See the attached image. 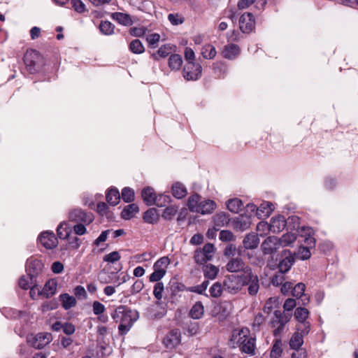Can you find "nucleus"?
I'll use <instances>...</instances> for the list:
<instances>
[{
	"label": "nucleus",
	"mask_w": 358,
	"mask_h": 358,
	"mask_svg": "<svg viewBox=\"0 0 358 358\" xmlns=\"http://www.w3.org/2000/svg\"><path fill=\"white\" fill-rule=\"evenodd\" d=\"M171 197L169 195L159 194L156 195V201L154 204L159 207L165 206L167 203L171 202Z\"/></svg>",
	"instance_id": "61"
},
{
	"label": "nucleus",
	"mask_w": 358,
	"mask_h": 358,
	"mask_svg": "<svg viewBox=\"0 0 358 358\" xmlns=\"http://www.w3.org/2000/svg\"><path fill=\"white\" fill-rule=\"evenodd\" d=\"M297 257L302 260L308 259L311 256L310 248L301 245L299 247L296 253Z\"/></svg>",
	"instance_id": "59"
},
{
	"label": "nucleus",
	"mask_w": 358,
	"mask_h": 358,
	"mask_svg": "<svg viewBox=\"0 0 358 358\" xmlns=\"http://www.w3.org/2000/svg\"><path fill=\"white\" fill-rule=\"evenodd\" d=\"M159 216L157 209L150 208L143 213V219L145 222L154 224L158 222Z\"/></svg>",
	"instance_id": "27"
},
{
	"label": "nucleus",
	"mask_w": 358,
	"mask_h": 358,
	"mask_svg": "<svg viewBox=\"0 0 358 358\" xmlns=\"http://www.w3.org/2000/svg\"><path fill=\"white\" fill-rule=\"evenodd\" d=\"M57 282L54 279L48 280L41 291H38V294L43 296L46 299L52 296L57 291Z\"/></svg>",
	"instance_id": "19"
},
{
	"label": "nucleus",
	"mask_w": 358,
	"mask_h": 358,
	"mask_svg": "<svg viewBox=\"0 0 358 358\" xmlns=\"http://www.w3.org/2000/svg\"><path fill=\"white\" fill-rule=\"evenodd\" d=\"M110 315L115 323H120L118 332L121 336H124L128 333L139 317L137 310H132L124 305L117 306L111 313Z\"/></svg>",
	"instance_id": "1"
},
{
	"label": "nucleus",
	"mask_w": 358,
	"mask_h": 358,
	"mask_svg": "<svg viewBox=\"0 0 358 358\" xmlns=\"http://www.w3.org/2000/svg\"><path fill=\"white\" fill-rule=\"evenodd\" d=\"M287 228H289L291 230H297L299 232H301V227H299V217L297 216H291L289 217L287 220Z\"/></svg>",
	"instance_id": "55"
},
{
	"label": "nucleus",
	"mask_w": 358,
	"mask_h": 358,
	"mask_svg": "<svg viewBox=\"0 0 358 358\" xmlns=\"http://www.w3.org/2000/svg\"><path fill=\"white\" fill-rule=\"evenodd\" d=\"M224 291L231 294H236L243 289L242 274L230 275L225 278L223 281Z\"/></svg>",
	"instance_id": "7"
},
{
	"label": "nucleus",
	"mask_w": 358,
	"mask_h": 358,
	"mask_svg": "<svg viewBox=\"0 0 358 358\" xmlns=\"http://www.w3.org/2000/svg\"><path fill=\"white\" fill-rule=\"evenodd\" d=\"M255 27V19L252 13H243L239 19V28L243 33L250 34Z\"/></svg>",
	"instance_id": "12"
},
{
	"label": "nucleus",
	"mask_w": 358,
	"mask_h": 358,
	"mask_svg": "<svg viewBox=\"0 0 358 358\" xmlns=\"http://www.w3.org/2000/svg\"><path fill=\"white\" fill-rule=\"evenodd\" d=\"M278 257L277 268L280 273H287L295 262L294 255L289 250H283Z\"/></svg>",
	"instance_id": "6"
},
{
	"label": "nucleus",
	"mask_w": 358,
	"mask_h": 358,
	"mask_svg": "<svg viewBox=\"0 0 358 358\" xmlns=\"http://www.w3.org/2000/svg\"><path fill=\"white\" fill-rule=\"evenodd\" d=\"M44 264L41 260L38 259H29L27 262L26 271L31 278L36 279L37 276L42 273Z\"/></svg>",
	"instance_id": "14"
},
{
	"label": "nucleus",
	"mask_w": 358,
	"mask_h": 358,
	"mask_svg": "<svg viewBox=\"0 0 358 358\" xmlns=\"http://www.w3.org/2000/svg\"><path fill=\"white\" fill-rule=\"evenodd\" d=\"M296 239V234L292 232L285 234L280 238H278L280 245L282 246H287L292 244Z\"/></svg>",
	"instance_id": "52"
},
{
	"label": "nucleus",
	"mask_w": 358,
	"mask_h": 358,
	"mask_svg": "<svg viewBox=\"0 0 358 358\" xmlns=\"http://www.w3.org/2000/svg\"><path fill=\"white\" fill-rule=\"evenodd\" d=\"M282 343L281 339H275L271 350V358H280L282 357Z\"/></svg>",
	"instance_id": "39"
},
{
	"label": "nucleus",
	"mask_w": 358,
	"mask_h": 358,
	"mask_svg": "<svg viewBox=\"0 0 358 358\" xmlns=\"http://www.w3.org/2000/svg\"><path fill=\"white\" fill-rule=\"evenodd\" d=\"M285 273L279 271L271 278V282L273 286H280L285 281Z\"/></svg>",
	"instance_id": "58"
},
{
	"label": "nucleus",
	"mask_w": 358,
	"mask_h": 358,
	"mask_svg": "<svg viewBox=\"0 0 358 358\" xmlns=\"http://www.w3.org/2000/svg\"><path fill=\"white\" fill-rule=\"evenodd\" d=\"M208 285V280H204L201 285L189 287L187 290L189 292H196L197 294H201L207 289Z\"/></svg>",
	"instance_id": "62"
},
{
	"label": "nucleus",
	"mask_w": 358,
	"mask_h": 358,
	"mask_svg": "<svg viewBox=\"0 0 358 358\" xmlns=\"http://www.w3.org/2000/svg\"><path fill=\"white\" fill-rule=\"evenodd\" d=\"M289 346L292 350H296L302 348L301 346L303 344V336L294 332L289 340Z\"/></svg>",
	"instance_id": "42"
},
{
	"label": "nucleus",
	"mask_w": 358,
	"mask_h": 358,
	"mask_svg": "<svg viewBox=\"0 0 358 358\" xmlns=\"http://www.w3.org/2000/svg\"><path fill=\"white\" fill-rule=\"evenodd\" d=\"M229 222V217L227 213L224 212L216 213L213 216L214 226L217 227V228H219V229L224 225L227 224Z\"/></svg>",
	"instance_id": "37"
},
{
	"label": "nucleus",
	"mask_w": 358,
	"mask_h": 358,
	"mask_svg": "<svg viewBox=\"0 0 358 358\" xmlns=\"http://www.w3.org/2000/svg\"><path fill=\"white\" fill-rule=\"evenodd\" d=\"M52 340V336L50 333L41 332L37 334H29L27 337L28 344L36 348L43 349L48 345Z\"/></svg>",
	"instance_id": "4"
},
{
	"label": "nucleus",
	"mask_w": 358,
	"mask_h": 358,
	"mask_svg": "<svg viewBox=\"0 0 358 358\" xmlns=\"http://www.w3.org/2000/svg\"><path fill=\"white\" fill-rule=\"evenodd\" d=\"M129 50L134 54H141L145 48L140 40L134 39L129 43Z\"/></svg>",
	"instance_id": "53"
},
{
	"label": "nucleus",
	"mask_w": 358,
	"mask_h": 358,
	"mask_svg": "<svg viewBox=\"0 0 358 358\" xmlns=\"http://www.w3.org/2000/svg\"><path fill=\"white\" fill-rule=\"evenodd\" d=\"M201 196L198 194H194L191 195L187 201V206L191 212H195L197 210L199 202L201 201Z\"/></svg>",
	"instance_id": "45"
},
{
	"label": "nucleus",
	"mask_w": 358,
	"mask_h": 358,
	"mask_svg": "<svg viewBox=\"0 0 358 358\" xmlns=\"http://www.w3.org/2000/svg\"><path fill=\"white\" fill-rule=\"evenodd\" d=\"M306 289L305 284L302 282H299L296 284L294 287H292V294L293 296L296 297L298 299L302 297L303 296L304 292Z\"/></svg>",
	"instance_id": "56"
},
{
	"label": "nucleus",
	"mask_w": 358,
	"mask_h": 358,
	"mask_svg": "<svg viewBox=\"0 0 358 358\" xmlns=\"http://www.w3.org/2000/svg\"><path fill=\"white\" fill-rule=\"evenodd\" d=\"M168 19H169V22L173 25L181 24H182L184 22V20H185L184 17H182L178 13H170V14H169Z\"/></svg>",
	"instance_id": "63"
},
{
	"label": "nucleus",
	"mask_w": 358,
	"mask_h": 358,
	"mask_svg": "<svg viewBox=\"0 0 358 358\" xmlns=\"http://www.w3.org/2000/svg\"><path fill=\"white\" fill-rule=\"evenodd\" d=\"M204 313V308L201 301H197L194 303L189 311V316L194 319L198 320L200 319Z\"/></svg>",
	"instance_id": "36"
},
{
	"label": "nucleus",
	"mask_w": 358,
	"mask_h": 358,
	"mask_svg": "<svg viewBox=\"0 0 358 358\" xmlns=\"http://www.w3.org/2000/svg\"><path fill=\"white\" fill-rule=\"evenodd\" d=\"M215 252V247L212 243H206L203 248H198L195 250L194 259L199 265H203L211 260Z\"/></svg>",
	"instance_id": "5"
},
{
	"label": "nucleus",
	"mask_w": 358,
	"mask_h": 358,
	"mask_svg": "<svg viewBox=\"0 0 358 358\" xmlns=\"http://www.w3.org/2000/svg\"><path fill=\"white\" fill-rule=\"evenodd\" d=\"M202 68L199 63L187 62L182 70V76L186 80H197L201 76Z\"/></svg>",
	"instance_id": "10"
},
{
	"label": "nucleus",
	"mask_w": 358,
	"mask_h": 358,
	"mask_svg": "<svg viewBox=\"0 0 358 358\" xmlns=\"http://www.w3.org/2000/svg\"><path fill=\"white\" fill-rule=\"evenodd\" d=\"M164 290V283L162 282H156L154 289H153V295L155 298L157 300L156 303L159 304V301L162 300L163 297V292Z\"/></svg>",
	"instance_id": "49"
},
{
	"label": "nucleus",
	"mask_w": 358,
	"mask_h": 358,
	"mask_svg": "<svg viewBox=\"0 0 358 358\" xmlns=\"http://www.w3.org/2000/svg\"><path fill=\"white\" fill-rule=\"evenodd\" d=\"M259 238L257 235L255 234H249L245 236L243 241V247L245 249H255L258 247Z\"/></svg>",
	"instance_id": "25"
},
{
	"label": "nucleus",
	"mask_w": 358,
	"mask_h": 358,
	"mask_svg": "<svg viewBox=\"0 0 358 358\" xmlns=\"http://www.w3.org/2000/svg\"><path fill=\"white\" fill-rule=\"evenodd\" d=\"M243 287L247 286L248 293L250 296H256L259 290V279L257 274L254 273L252 268H248L245 273H242Z\"/></svg>",
	"instance_id": "2"
},
{
	"label": "nucleus",
	"mask_w": 358,
	"mask_h": 358,
	"mask_svg": "<svg viewBox=\"0 0 358 358\" xmlns=\"http://www.w3.org/2000/svg\"><path fill=\"white\" fill-rule=\"evenodd\" d=\"M71 230V227L66 222H63L58 226L57 234L60 239H67L70 237Z\"/></svg>",
	"instance_id": "34"
},
{
	"label": "nucleus",
	"mask_w": 358,
	"mask_h": 358,
	"mask_svg": "<svg viewBox=\"0 0 358 358\" xmlns=\"http://www.w3.org/2000/svg\"><path fill=\"white\" fill-rule=\"evenodd\" d=\"M106 200L110 206L117 205L120 201V194L118 189L113 187L109 188L106 194Z\"/></svg>",
	"instance_id": "24"
},
{
	"label": "nucleus",
	"mask_w": 358,
	"mask_h": 358,
	"mask_svg": "<svg viewBox=\"0 0 358 358\" xmlns=\"http://www.w3.org/2000/svg\"><path fill=\"white\" fill-rule=\"evenodd\" d=\"M141 198L147 206H152L156 201V193L150 186L144 187L141 191Z\"/></svg>",
	"instance_id": "21"
},
{
	"label": "nucleus",
	"mask_w": 358,
	"mask_h": 358,
	"mask_svg": "<svg viewBox=\"0 0 358 358\" xmlns=\"http://www.w3.org/2000/svg\"><path fill=\"white\" fill-rule=\"evenodd\" d=\"M139 211V208L136 203H131L126 206L122 213L121 217L124 220H130Z\"/></svg>",
	"instance_id": "28"
},
{
	"label": "nucleus",
	"mask_w": 358,
	"mask_h": 358,
	"mask_svg": "<svg viewBox=\"0 0 358 358\" xmlns=\"http://www.w3.org/2000/svg\"><path fill=\"white\" fill-rule=\"evenodd\" d=\"M111 17L119 24L124 26H130L133 24L131 16L127 13L116 12L112 13Z\"/></svg>",
	"instance_id": "26"
},
{
	"label": "nucleus",
	"mask_w": 358,
	"mask_h": 358,
	"mask_svg": "<svg viewBox=\"0 0 358 358\" xmlns=\"http://www.w3.org/2000/svg\"><path fill=\"white\" fill-rule=\"evenodd\" d=\"M273 315L274 317L272 319L271 323L273 327L278 326L277 328L273 331V335L277 336L284 330L285 325L290 320L292 316V313L275 310Z\"/></svg>",
	"instance_id": "3"
},
{
	"label": "nucleus",
	"mask_w": 358,
	"mask_h": 358,
	"mask_svg": "<svg viewBox=\"0 0 358 358\" xmlns=\"http://www.w3.org/2000/svg\"><path fill=\"white\" fill-rule=\"evenodd\" d=\"M203 272L206 278L208 280H213L216 278L219 273V268L215 266L209 264L203 267Z\"/></svg>",
	"instance_id": "38"
},
{
	"label": "nucleus",
	"mask_w": 358,
	"mask_h": 358,
	"mask_svg": "<svg viewBox=\"0 0 358 358\" xmlns=\"http://www.w3.org/2000/svg\"><path fill=\"white\" fill-rule=\"evenodd\" d=\"M240 348L245 353L255 355V338L248 336Z\"/></svg>",
	"instance_id": "31"
},
{
	"label": "nucleus",
	"mask_w": 358,
	"mask_h": 358,
	"mask_svg": "<svg viewBox=\"0 0 358 358\" xmlns=\"http://www.w3.org/2000/svg\"><path fill=\"white\" fill-rule=\"evenodd\" d=\"M181 342V333L178 329L169 331L163 338V343L169 350L174 349Z\"/></svg>",
	"instance_id": "11"
},
{
	"label": "nucleus",
	"mask_w": 358,
	"mask_h": 358,
	"mask_svg": "<svg viewBox=\"0 0 358 358\" xmlns=\"http://www.w3.org/2000/svg\"><path fill=\"white\" fill-rule=\"evenodd\" d=\"M266 318L263 315L262 313H259L254 319V322L252 324L253 329L259 331L260 330V326L265 322Z\"/></svg>",
	"instance_id": "64"
},
{
	"label": "nucleus",
	"mask_w": 358,
	"mask_h": 358,
	"mask_svg": "<svg viewBox=\"0 0 358 358\" xmlns=\"http://www.w3.org/2000/svg\"><path fill=\"white\" fill-rule=\"evenodd\" d=\"M301 236H304V243L308 248H313L315 245V238L313 237V229L310 227L303 226L301 227Z\"/></svg>",
	"instance_id": "20"
},
{
	"label": "nucleus",
	"mask_w": 358,
	"mask_h": 358,
	"mask_svg": "<svg viewBox=\"0 0 358 358\" xmlns=\"http://www.w3.org/2000/svg\"><path fill=\"white\" fill-rule=\"evenodd\" d=\"M279 304L278 299L276 297H271L269 298L265 303L264 306L263 308L264 313L269 315L271 311L278 307Z\"/></svg>",
	"instance_id": "46"
},
{
	"label": "nucleus",
	"mask_w": 358,
	"mask_h": 358,
	"mask_svg": "<svg viewBox=\"0 0 358 358\" xmlns=\"http://www.w3.org/2000/svg\"><path fill=\"white\" fill-rule=\"evenodd\" d=\"M286 226H287V223L285 217L280 215L271 218L268 228L271 232L278 234L282 231Z\"/></svg>",
	"instance_id": "16"
},
{
	"label": "nucleus",
	"mask_w": 358,
	"mask_h": 358,
	"mask_svg": "<svg viewBox=\"0 0 358 358\" xmlns=\"http://www.w3.org/2000/svg\"><path fill=\"white\" fill-rule=\"evenodd\" d=\"M241 53V48L238 45L229 44L224 46L222 54L223 57L229 59H234Z\"/></svg>",
	"instance_id": "23"
},
{
	"label": "nucleus",
	"mask_w": 358,
	"mask_h": 358,
	"mask_svg": "<svg viewBox=\"0 0 358 358\" xmlns=\"http://www.w3.org/2000/svg\"><path fill=\"white\" fill-rule=\"evenodd\" d=\"M310 331V324L308 321L305 322H299L296 326V333L301 335L302 336H306L309 334Z\"/></svg>",
	"instance_id": "47"
},
{
	"label": "nucleus",
	"mask_w": 358,
	"mask_h": 358,
	"mask_svg": "<svg viewBox=\"0 0 358 358\" xmlns=\"http://www.w3.org/2000/svg\"><path fill=\"white\" fill-rule=\"evenodd\" d=\"M248 268H251L248 266L243 260L238 257L231 258L226 265V269L230 273H237L242 271L243 273H245V271Z\"/></svg>",
	"instance_id": "13"
},
{
	"label": "nucleus",
	"mask_w": 358,
	"mask_h": 358,
	"mask_svg": "<svg viewBox=\"0 0 358 358\" xmlns=\"http://www.w3.org/2000/svg\"><path fill=\"white\" fill-rule=\"evenodd\" d=\"M170 260L168 257L159 258L153 265V268L157 270L166 271V268L169 264Z\"/></svg>",
	"instance_id": "57"
},
{
	"label": "nucleus",
	"mask_w": 358,
	"mask_h": 358,
	"mask_svg": "<svg viewBox=\"0 0 358 358\" xmlns=\"http://www.w3.org/2000/svg\"><path fill=\"white\" fill-rule=\"evenodd\" d=\"M178 210V206H169L164 210L162 217L166 220H171L177 214Z\"/></svg>",
	"instance_id": "51"
},
{
	"label": "nucleus",
	"mask_w": 358,
	"mask_h": 358,
	"mask_svg": "<svg viewBox=\"0 0 358 358\" xmlns=\"http://www.w3.org/2000/svg\"><path fill=\"white\" fill-rule=\"evenodd\" d=\"M248 336H250V330L247 327H243L241 329H234L232 331L230 342L232 343L234 348H235L236 345L241 348Z\"/></svg>",
	"instance_id": "15"
},
{
	"label": "nucleus",
	"mask_w": 358,
	"mask_h": 358,
	"mask_svg": "<svg viewBox=\"0 0 358 358\" xmlns=\"http://www.w3.org/2000/svg\"><path fill=\"white\" fill-rule=\"evenodd\" d=\"M42 57L38 51L36 50H27L24 55V63L27 70L33 73L36 71L39 62L41 61Z\"/></svg>",
	"instance_id": "9"
},
{
	"label": "nucleus",
	"mask_w": 358,
	"mask_h": 358,
	"mask_svg": "<svg viewBox=\"0 0 358 358\" xmlns=\"http://www.w3.org/2000/svg\"><path fill=\"white\" fill-rule=\"evenodd\" d=\"M19 287L24 290H27L31 287L33 285H37V281L35 278H31V276L29 275H22L18 281Z\"/></svg>",
	"instance_id": "35"
},
{
	"label": "nucleus",
	"mask_w": 358,
	"mask_h": 358,
	"mask_svg": "<svg viewBox=\"0 0 358 358\" xmlns=\"http://www.w3.org/2000/svg\"><path fill=\"white\" fill-rule=\"evenodd\" d=\"M216 203L215 201L208 199L201 201L199 202L197 210L196 213H201L202 215L210 214L216 208Z\"/></svg>",
	"instance_id": "22"
},
{
	"label": "nucleus",
	"mask_w": 358,
	"mask_h": 358,
	"mask_svg": "<svg viewBox=\"0 0 358 358\" xmlns=\"http://www.w3.org/2000/svg\"><path fill=\"white\" fill-rule=\"evenodd\" d=\"M171 190L173 196L177 199H182L187 194L185 185L179 182H176L172 185Z\"/></svg>",
	"instance_id": "30"
},
{
	"label": "nucleus",
	"mask_w": 358,
	"mask_h": 358,
	"mask_svg": "<svg viewBox=\"0 0 358 358\" xmlns=\"http://www.w3.org/2000/svg\"><path fill=\"white\" fill-rule=\"evenodd\" d=\"M223 290V284L216 282L210 287L209 292L212 297L218 298L222 295Z\"/></svg>",
	"instance_id": "50"
},
{
	"label": "nucleus",
	"mask_w": 358,
	"mask_h": 358,
	"mask_svg": "<svg viewBox=\"0 0 358 358\" xmlns=\"http://www.w3.org/2000/svg\"><path fill=\"white\" fill-rule=\"evenodd\" d=\"M273 205L272 203L266 201L263 202L259 207H258L257 217L259 218L268 217L273 210Z\"/></svg>",
	"instance_id": "29"
},
{
	"label": "nucleus",
	"mask_w": 358,
	"mask_h": 358,
	"mask_svg": "<svg viewBox=\"0 0 358 358\" xmlns=\"http://www.w3.org/2000/svg\"><path fill=\"white\" fill-rule=\"evenodd\" d=\"M216 50L214 46L210 44L204 45L202 48L201 54L206 59H213L216 55Z\"/></svg>",
	"instance_id": "54"
},
{
	"label": "nucleus",
	"mask_w": 358,
	"mask_h": 358,
	"mask_svg": "<svg viewBox=\"0 0 358 358\" xmlns=\"http://www.w3.org/2000/svg\"><path fill=\"white\" fill-rule=\"evenodd\" d=\"M100 31L105 35H111L114 33L115 26L108 20H102L99 24Z\"/></svg>",
	"instance_id": "44"
},
{
	"label": "nucleus",
	"mask_w": 358,
	"mask_h": 358,
	"mask_svg": "<svg viewBox=\"0 0 358 358\" xmlns=\"http://www.w3.org/2000/svg\"><path fill=\"white\" fill-rule=\"evenodd\" d=\"M294 316L298 322H305L309 316V311L305 308L299 307L295 309Z\"/></svg>",
	"instance_id": "48"
},
{
	"label": "nucleus",
	"mask_w": 358,
	"mask_h": 358,
	"mask_svg": "<svg viewBox=\"0 0 358 358\" xmlns=\"http://www.w3.org/2000/svg\"><path fill=\"white\" fill-rule=\"evenodd\" d=\"M171 51L172 48L170 45L166 44L162 45L157 52L152 54L151 57L155 60H158L159 57L165 58L171 54Z\"/></svg>",
	"instance_id": "41"
},
{
	"label": "nucleus",
	"mask_w": 358,
	"mask_h": 358,
	"mask_svg": "<svg viewBox=\"0 0 358 358\" xmlns=\"http://www.w3.org/2000/svg\"><path fill=\"white\" fill-rule=\"evenodd\" d=\"M120 198L125 203L133 202L135 199V193L133 189L129 187H125L122 189Z\"/></svg>",
	"instance_id": "43"
},
{
	"label": "nucleus",
	"mask_w": 358,
	"mask_h": 358,
	"mask_svg": "<svg viewBox=\"0 0 358 358\" xmlns=\"http://www.w3.org/2000/svg\"><path fill=\"white\" fill-rule=\"evenodd\" d=\"M38 241L47 249H53L57 247L58 241L53 233L43 232L38 237Z\"/></svg>",
	"instance_id": "17"
},
{
	"label": "nucleus",
	"mask_w": 358,
	"mask_h": 358,
	"mask_svg": "<svg viewBox=\"0 0 358 358\" xmlns=\"http://www.w3.org/2000/svg\"><path fill=\"white\" fill-rule=\"evenodd\" d=\"M94 215L90 212H85L81 208H74L69 213V220L76 223L90 224L94 221Z\"/></svg>",
	"instance_id": "8"
},
{
	"label": "nucleus",
	"mask_w": 358,
	"mask_h": 358,
	"mask_svg": "<svg viewBox=\"0 0 358 358\" xmlns=\"http://www.w3.org/2000/svg\"><path fill=\"white\" fill-rule=\"evenodd\" d=\"M182 64V57L178 54L171 55L169 58V66L173 71H178Z\"/></svg>",
	"instance_id": "40"
},
{
	"label": "nucleus",
	"mask_w": 358,
	"mask_h": 358,
	"mask_svg": "<svg viewBox=\"0 0 358 358\" xmlns=\"http://www.w3.org/2000/svg\"><path fill=\"white\" fill-rule=\"evenodd\" d=\"M59 299L62 302V307L65 310H69L76 305V299L75 297L70 296L69 294L64 293L59 296Z\"/></svg>",
	"instance_id": "32"
},
{
	"label": "nucleus",
	"mask_w": 358,
	"mask_h": 358,
	"mask_svg": "<svg viewBox=\"0 0 358 358\" xmlns=\"http://www.w3.org/2000/svg\"><path fill=\"white\" fill-rule=\"evenodd\" d=\"M154 271L149 276L150 282H160L159 280L163 278L165 275L166 271L157 270L156 268H153Z\"/></svg>",
	"instance_id": "60"
},
{
	"label": "nucleus",
	"mask_w": 358,
	"mask_h": 358,
	"mask_svg": "<svg viewBox=\"0 0 358 358\" xmlns=\"http://www.w3.org/2000/svg\"><path fill=\"white\" fill-rule=\"evenodd\" d=\"M227 207L229 211L234 213H238L243 208V203L241 199L234 198L227 201Z\"/></svg>",
	"instance_id": "33"
},
{
	"label": "nucleus",
	"mask_w": 358,
	"mask_h": 358,
	"mask_svg": "<svg viewBox=\"0 0 358 358\" xmlns=\"http://www.w3.org/2000/svg\"><path fill=\"white\" fill-rule=\"evenodd\" d=\"M280 245L277 237L269 236L262 244V249L265 255H271L276 252Z\"/></svg>",
	"instance_id": "18"
}]
</instances>
